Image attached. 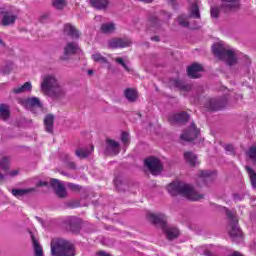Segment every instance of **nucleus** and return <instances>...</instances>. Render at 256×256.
Segmentation results:
<instances>
[{
    "label": "nucleus",
    "instance_id": "f257e3e1",
    "mask_svg": "<svg viewBox=\"0 0 256 256\" xmlns=\"http://www.w3.org/2000/svg\"><path fill=\"white\" fill-rule=\"evenodd\" d=\"M40 89L44 95H49L54 99H59V97H63L65 93H67V88H65V84L59 82L57 76L55 74H47L42 78V82L40 85Z\"/></svg>",
    "mask_w": 256,
    "mask_h": 256
},
{
    "label": "nucleus",
    "instance_id": "f03ea898",
    "mask_svg": "<svg viewBox=\"0 0 256 256\" xmlns=\"http://www.w3.org/2000/svg\"><path fill=\"white\" fill-rule=\"evenodd\" d=\"M167 191L170 195H181L190 201H199L203 199V195L197 193L193 186L183 182H173L167 186Z\"/></svg>",
    "mask_w": 256,
    "mask_h": 256
},
{
    "label": "nucleus",
    "instance_id": "7ed1b4c3",
    "mask_svg": "<svg viewBox=\"0 0 256 256\" xmlns=\"http://www.w3.org/2000/svg\"><path fill=\"white\" fill-rule=\"evenodd\" d=\"M50 245L52 256H75V246L65 239L53 238Z\"/></svg>",
    "mask_w": 256,
    "mask_h": 256
},
{
    "label": "nucleus",
    "instance_id": "20e7f679",
    "mask_svg": "<svg viewBox=\"0 0 256 256\" xmlns=\"http://www.w3.org/2000/svg\"><path fill=\"white\" fill-rule=\"evenodd\" d=\"M212 52L216 57H218V59L225 61V63L230 66L237 63V53L234 50L225 47L223 42H217L214 44L212 46Z\"/></svg>",
    "mask_w": 256,
    "mask_h": 256
},
{
    "label": "nucleus",
    "instance_id": "39448f33",
    "mask_svg": "<svg viewBox=\"0 0 256 256\" xmlns=\"http://www.w3.org/2000/svg\"><path fill=\"white\" fill-rule=\"evenodd\" d=\"M148 220L154 225L162 227L168 239H177V237H179V230L177 228L167 227V216L164 214L149 213Z\"/></svg>",
    "mask_w": 256,
    "mask_h": 256
},
{
    "label": "nucleus",
    "instance_id": "423d86ee",
    "mask_svg": "<svg viewBox=\"0 0 256 256\" xmlns=\"http://www.w3.org/2000/svg\"><path fill=\"white\" fill-rule=\"evenodd\" d=\"M227 215L230 219V237L232 241H235V243H241L243 241V232H241V229L237 225V223H239V220H237V218H235V216L231 214V212H228Z\"/></svg>",
    "mask_w": 256,
    "mask_h": 256
},
{
    "label": "nucleus",
    "instance_id": "0eeeda50",
    "mask_svg": "<svg viewBox=\"0 0 256 256\" xmlns=\"http://www.w3.org/2000/svg\"><path fill=\"white\" fill-rule=\"evenodd\" d=\"M144 165L149 169L152 175H159L163 171V164L155 157H149L144 161Z\"/></svg>",
    "mask_w": 256,
    "mask_h": 256
},
{
    "label": "nucleus",
    "instance_id": "6e6552de",
    "mask_svg": "<svg viewBox=\"0 0 256 256\" xmlns=\"http://www.w3.org/2000/svg\"><path fill=\"white\" fill-rule=\"evenodd\" d=\"M0 15H2L1 25L3 27H9L11 25H15V21H17V15L11 11H6L3 8H0Z\"/></svg>",
    "mask_w": 256,
    "mask_h": 256
},
{
    "label": "nucleus",
    "instance_id": "1a4fd4ad",
    "mask_svg": "<svg viewBox=\"0 0 256 256\" xmlns=\"http://www.w3.org/2000/svg\"><path fill=\"white\" fill-rule=\"evenodd\" d=\"M79 51V46L75 42H69L64 47L63 55L60 57L61 61H69L71 55H75Z\"/></svg>",
    "mask_w": 256,
    "mask_h": 256
},
{
    "label": "nucleus",
    "instance_id": "9d476101",
    "mask_svg": "<svg viewBox=\"0 0 256 256\" xmlns=\"http://www.w3.org/2000/svg\"><path fill=\"white\" fill-rule=\"evenodd\" d=\"M121 151V146L119 145V142L113 140V139H107L106 140V155H119Z\"/></svg>",
    "mask_w": 256,
    "mask_h": 256
},
{
    "label": "nucleus",
    "instance_id": "9b49d317",
    "mask_svg": "<svg viewBox=\"0 0 256 256\" xmlns=\"http://www.w3.org/2000/svg\"><path fill=\"white\" fill-rule=\"evenodd\" d=\"M199 136V129L195 126V124H191L190 129L180 136L182 141H195Z\"/></svg>",
    "mask_w": 256,
    "mask_h": 256
},
{
    "label": "nucleus",
    "instance_id": "f8f14e48",
    "mask_svg": "<svg viewBox=\"0 0 256 256\" xmlns=\"http://www.w3.org/2000/svg\"><path fill=\"white\" fill-rule=\"evenodd\" d=\"M50 185L51 187H53L58 197L60 198L67 197V190H65V186H63V184L58 179H51Z\"/></svg>",
    "mask_w": 256,
    "mask_h": 256
},
{
    "label": "nucleus",
    "instance_id": "ddd939ff",
    "mask_svg": "<svg viewBox=\"0 0 256 256\" xmlns=\"http://www.w3.org/2000/svg\"><path fill=\"white\" fill-rule=\"evenodd\" d=\"M108 45L110 49H119L120 47H129L131 45V40L122 38H113L109 40Z\"/></svg>",
    "mask_w": 256,
    "mask_h": 256
},
{
    "label": "nucleus",
    "instance_id": "4468645a",
    "mask_svg": "<svg viewBox=\"0 0 256 256\" xmlns=\"http://www.w3.org/2000/svg\"><path fill=\"white\" fill-rule=\"evenodd\" d=\"M20 105L25 109H31V107H42L41 100L38 97H31L28 99L19 100Z\"/></svg>",
    "mask_w": 256,
    "mask_h": 256
},
{
    "label": "nucleus",
    "instance_id": "2eb2a0df",
    "mask_svg": "<svg viewBox=\"0 0 256 256\" xmlns=\"http://www.w3.org/2000/svg\"><path fill=\"white\" fill-rule=\"evenodd\" d=\"M201 73H203V65L201 64L194 63L188 67V76L191 77V79H199Z\"/></svg>",
    "mask_w": 256,
    "mask_h": 256
},
{
    "label": "nucleus",
    "instance_id": "dca6fc26",
    "mask_svg": "<svg viewBox=\"0 0 256 256\" xmlns=\"http://www.w3.org/2000/svg\"><path fill=\"white\" fill-rule=\"evenodd\" d=\"M215 177V173L209 170H200L198 172V183H209Z\"/></svg>",
    "mask_w": 256,
    "mask_h": 256
},
{
    "label": "nucleus",
    "instance_id": "f3484780",
    "mask_svg": "<svg viewBox=\"0 0 256 256\" xmlns=\"http://www.w3.org/2000/svg\"><path fill=\"white\" fill-rule=\"evenodd\" d=\"M239 7V0H222L220 9L222 11H231V9H237Z\"/></svg>",
    "mask_w": 256,
    "mask_h": 256
},
{
    "label": "nucleus",
    "instance_id": "a211bd4d",
    "mask_svg": "<svg viewBox=\"0 0 256 256\" xmlns=\"http://www.w3.org/2000/svg\"><path fill=\"white\" fill-rule=\"evenodd\" d=\"M223 107V103L221 100H217L216 98H210L206 102V109L209 111H217Z\"/></svg>",
    "mask_w": 256,
    "mask_h": 256
},
{
    "label": "nucleus",
    "instance_id": "6ab92c4d",
    "mask_svg": "<svg viewBox=\"0 0 256 256\" xmlns=\"http://www.w3.org/2000/svg\"><path fill=\"white\" fill-rule=\"evenodd\" d=\"M0 167L5 171V175H10V177H16V175H19V171L12 170L9 171V159L3 158L0 162Z\"/></svg>",
    "mask_w": 256,
    "mask_h": 256
},
{
    "label": "nucleus",
    "instance_id": "aec40b11",
    "mask_svg": "<svg viewBox=\"0 0 256 256\" xmlns=\"http://www.w3.org/2000/svg\"><path fill=\"white\" fill-rule=\"evenodd\" d=\"M31 89H33L31 82H26L22 86L14 87L12 89V93H15L16 95H19L21 93H29L31 92Z\"/></svg>",
    "mask_w": 256,
    "mask_h": 256
},
{
    "label": "nucleus",
    "instance_id": "412c9836",
    "mask_svg": "<svg viewBox=\"0 0 256 256\" xmlns=\"http://www.w3.org/2000/svg\"><path fill=\"white\" fill-rule=\"evenodd\" d=\"M64 33L73 39H79V31L71 24L64 25Z\"/></svg>",
    "mask_w": 256,
    "mask_h": 256
},
{
    "label": "nucleus",
    "instance_id": "4be33fe9",
    "mask_svg": "<svg viewBox=\"0 0 256 256\" xmlns=\"http://www.w3.org/2000/svg\"><path fill=\"white\" fill-rule=\"evenodd\" d=\"M184 159L187 161V163L191 167H197V165H199V160L197 159V155H195L193 152H185Z\"/></svg>",
    "mask_w": 256,
    "mask_h": 256
},
{
    "label": "nucleus",
    "instance_id": "5701e85b",
    "mask_svg": "<svg viewBox=\"0 0 256 256\" xmlns=\"http://www.w3.org/2000/svg\"><path fill=\"white\" fill-rule=\"evenodd\" d=\"M55 123V116L48 114L44 118V125L47 133H53V125Z\"/></svg>",
    "mask_w": 256,
    "mask_h": 256
},
{
    "label": "nucleus",
    "instance_id": "b1692460",
    "mask_svg": "<svg viewBox=\"0 0 256 256\" xmlns=\"http://www.w3.org/2000/svg\"><path fill=\"white\" fill-rule=\"evenodd\" d=\"M170 121H174L175 123H183L185 121H189V114L185 112L174 114L170 117Z\"/></svg>",
    "mask_w": 256,
    "mask_h": 256
},
{
    "label": "nucleus",
    "instance_id": "393cba45",
    "mask_svg": "<svg viewBox=\"0 0 256 256\" xmlns=\"http://www.w3.org/2000/svg\"><path fill=\"white\" fill-rule=\"evenodd\" d=\"M101 31L107 35L115 33L117 26L113 22L104 23L100 27Z\"/></svg>",
    "mask_w": 256,
    "mask_h": 256
},
{
    "label": "nucleus",
    "instance_id": "a878e982",
    "mask_svg": "<svg viewBox=\"0 0 256 256\" xmlns=\"http://www.w3.org/2000/svg\"><path fill=\"white\" fill-rule=\"evenodd\" d=\"M31 240H32V245L34 247L35 256H43V247H41V245L37 241V238H35L33 234H31Z\"/></svg>",
    "mask_w": 256,
    "mask_h": 256
},
{
    "label": "nucleus",
    "instance_id": "bb28decb",
    "mask_svg": "<svg viewBox=\"0 0 256 256\" xmlns=\"http://www.w3.org/2000/svg\"><path fill=\"white\" fill-rule=\"evenodd\" d=\"M93 149V146H90L89 148H80L76 150V155L79 157V159H86L88 155L93 153Z\"/></svg>",
    "mask_w": 256,
    "mask_h": 256
},
{
    "label": "nucleus",
    "instance_id": "cd10ccee",
    "mask_svg": "<svg viewBox=\"0 0 256 256\" xmlns=\"http://www.w3.org/2000/svg\"><path fill=\"white\" fill-rule=\"evenodd\" d=\"M190 17H193L194 19L201 18V14L199 13V1L192 3L190 7Z\"/></svg>",
    "mask_w": 256,
    "mask_h": 256
},
{
    "label": "nucleus",
    "instance_id": "c85d7f7f",
    "mask_svg": "<svg viewBox=\"0 0 256 256\" xmlns=\"http://www.w3.org/2000/svg\"><path fill=\"white\" fill-rule=\"evenodd\" d=\"M125 97L126 99H128V101H137V98L139 97L137 95V91H135L134 89L128 88L125 90Z\"/></svg>",
    "mask_w": 256,
    "mask_h": 256
},
{
    "label": "nucleus",
    "instance_id": "c756f323",
    "mask_svg": "<svg viewBox=\"0 0 256 256\" xmlns=\"http://www.w3.org/2000/svg\"><path fill=\"white\" fill-rule=\"evenodd\" d=\"M91 4L95 9H105L109 5V0H91Z\"/></svg>",
    "mask_w": 256,
    "mask_h": 256
},
{
    "label": "nucleus",
    "instance_id": "7c9ffc66",
    "mask_svg": "<svg viewBox=\"0 0 256 256\" xmlns=\"http://www.w3.org/2000/svg\"><path fill=\"white\" fill-rule=\"evenodd\" d=\"M30 191H33V189H13L12 195L20 199V197H25L27 193H30Z\"/></svg>",
    "mask_w": 256,
    "mask_h": 256
},
{
    "label": "nucleus",
    "instance_id": "2f4dec72",
    "mask_svg": "<svg viewBox=\"0 0 256 256\" xmlns=\"http://www.w3.org/2000/svg\"><path fill=\"white\" fill-rule=\"evenodd\" d=\"M9 106L5 105V104H1L0 105V117L1 119H3L4 121H6V119H9Z\"/></svg>",
    "mask_w": 256,
    "mask_h": 256
},
{
    "label": "nucleus",
    "instance_id": "473e14b6",
    "mask_svg": "<svg viewBox=\"0 0 256 256\" xmlns=\"http://www.w3.org/2000/svg\"><path fill=\"white\" fill-rule=\"evenodd\" d=\"M246 171L250 177L251 185L254 189H256V173L255 170L249 166L246 167Z\"/></svg>",
    "mask_w": 256,
    "mask_h": 256
},
{
    "label": "nucleus",
    "instance_id": "72a5a7b5",
    "mask_svg": "<svg viewBox=\"0 0 256 256\" xmlns=\"http://www.w3.org/2000/svg\"><path fill=\"white\" fill-rule=\"evenodd\" d=\"M115 61L118 63V65H121L123 69H125L128 73L131 71V67H129V60L125 58H115Z\"/></svg>",
    "mask_w": 256,
    "mask_h": 256
},
{
    "label": "nucleus",
    "instance_id": "f704fd0d",
    "mask_svg": "<svg viewBox=\"0 0 256 256\" xmlns=\"http://www.w3.org/2000/svg\"><path fill=\"white\" fill-rule=\"evenodd\" d=\"M92 59H93V61H95V63H102V64L107 63V58H105V56L101 55V53L93 54Z\"/></svg>",
    "mask_w": 256,
    "mask_h": 256
},
{
    "label": "nucleus",
    "instance_id": "c9c22d12",
    "mask_svg": "<svg viewBox=\"0 0 256 256\" xmlns=\"http://www.w3.org/2000/svg\"><path fill=\"white\" fill-rule=\"evenodd\" d=\"M248 157L256 164V145L251 146L247 152Z\"/></svg>",
    "mask_w": 256,
    "mask_h": 256
},
{
    "label": "nucleus",
    "instance_id": "e433bc0d",
    "mask_svg": "<svg viewBox=\"0 0 256 256\" xmlns=\"http://www.w3.org/2000/svg\"><path fill=\"white\" fill-rule=\"evenodd\" d=\"M67 5V2L65 0H54L53 1V7L55 9L61 10Z\"/></svg>",
    "mask_w": 256,
    "mask_h": 256
},
{
    "label": "nucleus",
    "instance_id": "4c0bfd02",
    "mask_svg": "<svg viewBox=\"0 0 256 256\" xmlns=\"http://www.w3.org/2000/svg\"><path fill=\"white\" fill-rule=\"evenodd\" d=\"M178 23H180L182 27H189V21L187 20L186 16H183V15L179 16Z\"/></svg>",
    "mask_w": 256,
    "mask_h": 256
},
{
    "label": "nucleus",
    "instance_id": "58836bf2",
    "mask_svg": "<svg viewBox=\"0 0 256 256\" xmlns=\"http://www.w3.org/2000/svg\"><path fill=\"white\" fill-rule=\"evenodd\" d=\"M121 141H122V143H124V144L129 143V133L123 132V133H122V136H121Z\"/></svg>",
    "mask_w": 256,
    "mask_h": 256
},
{
    "label": "nucleus",
    "instance_id": "ea45409f",
    "mask_svg": "<svg viewBox=\"0 0 256 256\" xmlns=\"http://www.w3.org/2000/svg\"><path fill=\"white\" fill-rule=\"evenodd\" d=\"M211 16L214 17V18H217L219 17V8L217 7H212L211 8Z\"/></svg>",
    "mask_w": 256,
    "mask_h": 256
},
{
    "label": "nucleus",
    "instance_id": "a19ab883",
    "mask_svg": "<svg viewBox=\"0 0 256 256\" xmlns=\"http://www.w3.org/2000/svg\"><path fill=\"white\" fill-rule=\"evenodd\" d=\"M68 189H71V191H79V185L68 183L67 184Z\"/></svg>",
    "mask_w": 256,
    "mask_h": 256
},
{
    "label": "nucleus",
    "instance_id": "79ce46f5",
    "mask_svg": "<svg viewBox=\"0 0 256 256\" xmlns=\"http://www.w3.org/2000/svg\"><path fill=\"white\" fill-rule=\"evenodd\" d=\"M225 151H227V153H233L235 151V148L233 147V145L231 144H227L225 147H224Z\"/></svg>",
    "mask_w": 256,
    "mask_h": 256
},
{
    "label": "nucleus",
    "instance_id": "37998d69",
    "mask_svg": "<svg viewBox=\"0 0 256 256\" xmlns=\"http://www.w3.org/2000/svg\"><path fill=\"white\" fill-rule=\"evenodd\" d=\"M47 185H48L47 182H45V181H40V182H38L37 187H47Z\"/></svg>",
    "mask_w": 256,
    "mask_h": 256
},
{
    "label": "nucleus",
    "instance_id": "c03bdc74",
    "mask_svg": "<svg viewBox=\"0 0 256 256\" xmlns=\"http://www.w3.org/2000/svg\"><path fill=\"white\" fill-rule=\"evenodd\" d=\"M98 256H110V255L107 254V252L100 251V252H98Z\"/></svg>",
    "mask_w": 256,
    "mask_h": 256
},
{
    "label": "nucleus",
    "instance_id": "a18cd8bd",
    "mask_svg": "<svg viewBox=\"0 0 256 256\" xmlns=\"http://www.w3.org/2000/svg\"><path fill=\"white\" fill-rule=\"evenodd\" d=\"M152 41H159V37L158 36L152 37Z\"/></svg>",
    "mask_w": 256,
    "mask_h": 256
},
{
    "label": "nucleus",
    "instance_id": "49530a36",
    "mask_svg": "<svg viewBox=\"0 0 256 256\" xmlns=\"http://www.w3.org/2000/svg\"><path fill=\"white\" fill-rule=\"evenodd\" d=\"M246 59V65H249L251 63V60H249V58L245 57Z\"/></svg>",
    "mask_w": 256,
    "mask_h": 256
},
{
    "label": "nucleus",
    "instance_id": "de8ad7c7",
    "mask_svg": "<svg viewBox=\"0 0 256 256\" xmlns=\"http://www.w3.org/2000/svg\"><path fill=\"white\" fill-rule=\"evenodd\" d=\"M3 178H4L3 174H0V181H3Z\"/></svg>",
    "mask_w": 256,
    "mask_h": 256
},
{
    "label": "nucleus",
    "instance_id": "09e8293b",
    "mask_svg": "<svg viewBox=\"0 0 256 256\" xmlns=\"http://www.w3.org/2000/svg\"><path fill=\"white\" fill-rule=\"evenodd\" d=\"M88 74H89V75H92V74H93V70H89V71H88Z\"/></svg>",
    "mask_w": 256,
    "mask_h": 256
},
{
    "label": "nucleus",
    "instance_id": "8fccbe9b",
    "mask_svg": "<svg viewBox=\"0 0 256 256\" xmlns=\"http://www.w3.org/2000/svg\"><path fill=\"white\" fill-rule=\"evenodd\" d=\"M206 256H213V254H211V252L206 253Z\"/></svg>",
    "mask_w": 256,
    "mask_h": 256
}]
</instances>
